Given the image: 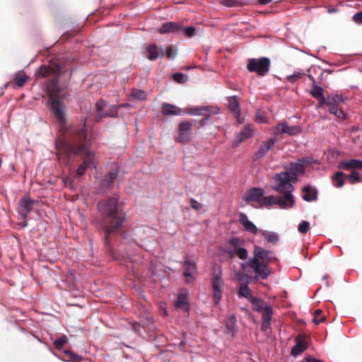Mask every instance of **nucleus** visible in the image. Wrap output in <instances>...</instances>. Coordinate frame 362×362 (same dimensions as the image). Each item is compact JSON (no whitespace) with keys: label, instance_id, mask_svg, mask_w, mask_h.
<instances>
[{"label":"nucleus","instance_id":"obj_42","mask_svg":"<svg viewBox=\"0 0 362 362\" xmlns=\"http://www.w3.org/2000/svg\"><path fill=\"white\" fill-rule=\"evenodd\" d=\"M261 330L265 333V334H269L272 333L271 321H262Z\"/></svg>","mask_w":362,"mask_h":362},{"label":"nucleus","instance_id":"obj_57","mask_svg":"<svg viewBox=\"0 0 362 362\" xmlns=\"http://www.w3.org/2000/svg\"><path fill=\"white\" fill-rule=\"evenodd\" d=\"M140 324L139 322H133L132 324V328L134 332L139 334L140 333Z\"/></svg>","mask_w":362,"mask_h":362},{"label":"nucleus","instance_id":"obj_59","mask_svg":"<svg viewBox=\"0 0 362 362\" xmlns=\"http://www.w3.org/2000/svg\"><path fill=\"white\" fill-rule=\"evenodd\" d=\"M233 115L236 117V119L239 124L244 122V118L241 117L240 111L238 113H234Z\"/></svg>","mask_w":362,"mask_h":362},{"label":"nucleus","instance_id":"obj_8","mask_svg":"<svg viewBox=\"0 0 362 362\" xmlns=\"http://www.w3.org/2000/svg\"><path fill=\"white\" fill-rule=\"evenodd\" d=\"M274 204L278 205L281 209L292 207L285 199L274 196L263 197L262 199H261V203L259 205L270 206Z\"/></svg>","mask_w":362,"mask_h":362},{"label":"nucleus","instance_id":"obj_63","mask_svg":"<svg viewBox=\"0 0 362 362\" xmlns=\"http://www.w3.org/2000/svg\"><path fill=\"white\" fill-rule=\"evenodd\" d=\"M258 1L260 4L265 5L272 1V0H258Z\"/></svg>","mask_w":362,"mask_h":362},{"label":"nucleus","instance_id":"obj_51","mask_svg":"<svg viewBox=\"0 0 362 362\" xmlns=\"http://www.w3.org/2000/svg\"><path fill=\"white\" fill-rule=\"evenodd\" d=\"M190 206L195 210H199L202 208V204L197 200L192 199L190 200Z\"/></svg>","mask_w":362,"mask_h":362},{"label":"nucleus","instance_id":"obj_55","mask_svg":"<svg viewBox=\"0 0 362 362\" xmlns=\"http://www.w3.org/2000/svg\"><path fill=\"white\" fill-rule=\"evenodd\" d=\"M256 120L258 122H264L265 119L260 110H257L256 112Z\"/></svg>","mask_w":362,"mask_h":362},{"label":"nucleus","instance_id":"obj_31","mask_svg":"<svg viewBox=\"0 0 362 362\" xmlns=\"http://www.w3.org/2000/svg\"><path fill=\"white\" fill-rule=\"evenodd\" d=\"M327 97H328V105L339 106V105L344 103V98L340 95L334 94L332 95H329Z\"/></svg>","mask_w":362,"mask_h":362},{"label":"nucleus","instance_id":"obj_29","mask_svg":"<svg viewBox=\"0 0 362 362\" xmlns=\"http://www.w3.org/2000/svg\"><path fill=\"white\" fill-rule=\"evenodd\" d=\"M211 284L214 291L220 293L221 292V287L223 284L221 277L218 275H215L212 278Z\"/></svg>","mask_w":362,"mask_h":362},{"label":"nucleus","instance_id":"obj_46","mask_svg":"<svg viewBox=\"0 0 362 362\" xmlns=\"http://www.w3.org/2000/svg\"><path fill=\"white\" fill-rule=\"evenodd\" d=\"M65 354H67L70 356V358L72 360V361H74L76 362H78L80 361H81L82 359V357L73 353L72 351H69V350H66L64 351Z\"/></svg>","mask_w":362,"mask_h":362},{"label":"nucleus","instance_id":"obj_25","mask_svg":"<svg viewBox=\"0 0 362 362\" xmlns=\"http://www.w3.org/2000/svg\"><path fill=\"white\" fill-rule=\"evenodd\" d=\"M305 163L304 160H301L297 163H290V170L292 173L293 175L297 174H303L305 172Z\"/></svg>","mask_w":362,"mask_h":362},{"label":"nucleus","instance_id":"obj_49","mask_svg":"<svg viewBox=\"0 0 362 362\" xmlns=\"http://www.w3.org/2000/svg\"><path fill=\"white\" fill-rule=\"evenodd\" d=\"M249 288L247 284H241L239 286L238 294H248Z\"/></svg>","mask_w":362,"mask_h":362},{"label":"nucleus","instance_id":"obj_38","mask_svg":"<svg viewBox=\"0 0 362 362\" xmlns=\"http://www.w3.org/2000/svg\"><path fill=\"white\" fill-rule=\"evenodd\" d=\"M117 175H118V172H117V169L113 172L108 173L105 175L103 182L107 183V185H111L112 183V182L117 178Z\"/></svg>","mask_w":362,"mask_h":362},{"label":"nucleus","instance_id":"obj_26","mask_svg":"<svg viewBox=\"0 0 362 362\" xmlns=\"http://www.w3.org/2000/svg\"><path fill=\"white\" fill-rule=\"evenodd\" d=\"M259 233H261L268 243L276 244L279 241V236L274 232L260 230Z\"/></svg>","mask_w":362,"mask_h":362},{"label":"nucleus","instance_id":"obj_16","mask_svg":"<svg viewBox=\"0 0 362 362\" xmlns=\"http://www.w3.org/2000/svg\"><path fill=\"white\" fill-rule=\"evenodd\" d=\"M240 297L246 298L249 302L252 305V309L256 312H261L264 310V307L270 305L264 302V300L255 297L254 296H240Z\"/></svg>","mask_w":362,"mask_h":362},{"label":"nucleus","instance_id":"obj_28","mask_svg":"<svg viewBox=\"0 0 362 362\" xmlns=\"http://www.w3.org/2000/svg\"><path fill=\"white\" fill-rule=\"evenodd\" d=\"M228 107L233 114L238 113L240 111V105L237 98L231 97L228 99Z\"/></svg>","mask_w":362,"mask_h":362},{"label":"nucleus","instance_id":"obj_12","mask_svg":"<svg viewBox=\"0 0 362 362\" xmlns=\"http://www.w3.org/2000/svg\"><path fill=\"white\" fill-rule=\"evenodd\" d=\"M276 141V139L273 138L269 139L267 141H264L256 152L255 158L260 159L264 157L268 151L274 147Z\"/></svg>","mask_w":362,"mask_h":362},{"label":"nucleus","instance_id":"obj_48","mask_svg":"<svg viewBox=\"0 0 362 362\" xmlns=\"http://www.w3.org/2000/svg\"><path fill=\"white\" fill-rule=\"evenodd\" d=\"M223 4L228 7H234L240 6V4L236 0H224Z\"/></svg>","mask_w":362,"mask_h":362},{"label":"nucleus","instance_id":"obj_6","mask_svg":"<svg viewBox=\"0 0 362 362\" xmlns=\"http://www.w3.org/2000/svg\"><path fill=\"white\" fill-rule=\"evenodd\" d=\"M193 124V122L189 120L180 122L177 125V136L175 137V141L182 144L189 142L192 138Z\"/></svg>","mask_w":362,"mask_h":362},{"label":"nucleus","instance_id":"obj_34","mask_svg":"<svg viewBox=\"0 0 362 362\" xmlns=\"http://www.w3.org/2000/svg\"><path fill=\"white\" fill-rule=\"evenodd\" d=\"M262 321H271L273 315V308L272 305L264 307V310L262 311Z\"/></svg>","mask_w":362,"mask_h":362},{"label":"nucleus","instance_id":"obj_23","mask_svg":"<svg viewBox=\"0 0 362 362\" xmlns=\"http://www.w3.org/2000/svg\"><path fill=\"white\" fill-rule=\"evenodd\" d=\"M303 192L304 194L302 197L306 202H312L317 199V190L310 186L303 187Z\"/></svg>","mask_w":362,"mask_h":362},{"label":"nucleus","instance_id":"obj_30","mask_svg":"<svg viewBox=\"0 0 362 362\" xmlns=\"http://www.w3.org/2000/svg\"><path fill=\"white\" fill-rule=\"evenodd\" d=\"M105 105H106V103L103 100H100L96 103L95 107H96L97 112H98V115L96 116L97 119H101L102 117H104L113 116L112 115L103 114L102 110H103V107L105 106Z\"/></svg>","mask_w":362,"mask_h":362},{"label":"nucleus","instance_id":"obj_13","mask_svg":"<svg viewBox=\"0 0 362 362\" xmlns=\"http://www.w3.org/2000/svg\"><path fill=\"white\" fill-rule=\"evenodd\" d=\"M34 203L35 201L28 197H25L21 199L19 206V212L24 218H26L29 213L32 211Z\"/></svg>","mask_w":362,"mask_h":362},{"label":"nucleus","instance_id":"obj_15","mask_svg":"<svg viewBox=\"0 0 362 362\" xmlns=\"http://www.w3.org/2000/svg\"><path fill=\"white\" fill-rule=\"evenodd\" d=\"M264 194V190L261 188L255 187L249 190L247 195L245 197V200L247 202L256 201L259 204L261 203V199H262Z\"/></svg>","mask_w":362,"mask_h":362},{"label":"nucleus","instance_id":"obj_37","mask_svg":"<svg viewBox=\"0 0 362 362\" xmlns=\"http://www.w3.org/2000/svg\"><path fill=\"white\" fill-rule=\"evenodd\" d=\"M28 80V76L24 73H18L16 75L15 83L18 86L22 87Z\"/></svg>","mask_w":362,"mask_h":362},{"label":"nucleus","instance_id":"obj_54","mask_svg":"<svg viewBox=\"0 0 362 362\" xmlns=\"http://www.w3.org/2000/svg\"><path fill=\"white\" fill-rule=\"evenodd\" d=\"M234 252H235V250H234L233 247H230H230H228L225 250V254H226V255L230 258H233L235 256Z\"/></svg>","mask_w":362,"mask_h":362},{"label":"nucleus","instance_id":"obj_10","mask_svg":"<svg viewBox=\"0 0 362 362\" xmlns=\"http://www.w3.org/2000/svg\"><path fill=\"white\" fill-rule=\"evenodd\" d=\"M184 269L183 275L185 277V281L187 283L194 281V275L197 272L195 263L189 259H185L184 262Z\"/></svg>","mask_w":362,"mask_h":362},{"label":"nucleus","instance_id":"obj_39","mask_svg":"<svg viewBox=\"0 0 362 362\" xmlns=\"http://www.w3.org/2000/svg\"><path fill=\"white\" fill-rule=\"evenodd\" d=\"M67 342V337L65 335H62L59 339L54 341V346L57 349H61L64 345Z\"/></svg>","mask_w":362,"mask_h":362},{"label":"nucleus","instance_id":"obj_53","mask_svg":"<svg viewBox=\"0 0 362 362\" xmlns=\"http://www.w3.org/2000/svg\"><path fill=\"white\" fill-rule=\"evenodd\" d=\"M338 119L341 120H344L346 118V115L344 112V111L339 108L337 113L334 115Z\"/></svg>","mask_w":362,"mask_h":362},{"label":"nucleus","instance_id":"obj_44","mask_svg":"<svg viewBox=\"0 0 362 362\" xmlns=\"http://www.w3.org/2000/svg\"><path fill=\"white\" fill-rule=\"evenodd\" d=\"M321 313H322V310L320 309H317L315 310L313 322L315 325H319L320 322H322L325 320L324 317H321L320 319L318 318L319 315H320Z\"/></svg>","mask_w":362,"mask_h":362},{"label":"nucleus","instance_id":"obj_2","mask_svg":"<svg viewBox=\"0 0 362 362\" xmlns=\"http://www.w3.org/2000/svg\"><path fill=\"white\" fill-rule=\"evenodd\" d=\"M98 209L102 215V225L105 233L104 242L109 246L110 236L116 233L125 220V213L118 198L109 197L98 204Z\"/></svg>","mask_w":362,"mask_h":362},{"label":"nucleus","instance_id":"obj_64","mask_svg":"<svg viewBox=\"0 0 362 362\" xmlns=\"http://www.w3.org/2000/svg\"><path fill=\"white\" fill-rule=\"evenodd\" d=\"M221 296H220V295L214 296V297H215L214 300H215L216 303H218V302L220 300Z\"/></svg>","mask_w":362,"mask_h":362},{"label":"nucleus","instance_id":"obj_24","mask_svg":"<svg viewBox=\"0 0 362 362\" xmlns=\"http://www.w3.org/2000/svg\"><path fill=\"white\" fill-rule=\"evenodd\" d=\"M174 305L176 308H180L185 312H189V310L187 296H177V299Z\"/></svg>","mask_w":362,"mask_h":362},{"label":"nucleus","instance_id":"obj_58","mask_svg":"<svg viewBox=\"0 0 362 362\" xmlns=\"http://www.w3.org/2000/svg\"><path fill=\"white\" fill-rule=\"evenodd\" d=\"M328 107H329V111L331 114L332 115H335L337 113V112L338 111V110L339 109V107L338 106H334V105H328Z\"/></svg>","mask_w":362,"mask_h":362},{"label":"nucleus","instance_id":"obj_50","mask_svg":"<svg viewBox=\"0 0 362 362\" xmlns=\"http://www.w3.org/2000/svg\"><path fill=\"white\" fill-rule=\"evenodd\" d=\"M353 20L355 23L358 24L362 23V11L357 12L353 16Z\"/></svg>","mask_w":362,"mask_h":362},{"label":"nucleus","instance_id":"obj_41","mask_svg":"<svg viewBox=\"0 0 362 362\" xmlns=\"http://www.w3.org/2000/svg\"><path fill=\"white\" fill-rule=\"evenodd\" d=\"M173 79L179 83H185L187 81V76L182 73H175L173 74Z\"/></svg>","mask_w":362,"mask_h":362},{"label":"nucleus","instance_id":"obj_21","mask_svg":"<svg viewBox=\"0 0 362 362\" xmlns=\"http://www.w3.org/2000/svg\"><path fill=\"white\" fill-rule=\"evenodd\" d=\"M225 326L227 332L233 337L238 331V327L236 325V316L235 314H232L227 317L226 320Z\"/></svg>","mask_w":362,"mask_h":362},{"label":"nucleus","instance_id":"obj_7","mask_svg":"<svg viewBox=\"0 0 362 362\" xmlns=\"http://www.w3.org/2000/svg\"><path fill=\"white\" fill-rule=\"evenodd\" d=\"M302 129L298 125L289 126L287 122L279 123L274 129V134L275 135L287 134L290 136H295L299 134Z\"/></svg>","mask_w":362,"mask_h":362},{"label":"nucleus","instance_id":"obj_43","mask_svg":"<svg viewBox=\"0 0 362 362\" xmlns=\"http://www.w3.org/2000/svg\"><path fill=\"white\" fill-rule=\"evenodd\" d=\"M310 228V223L306 221H302L298 227V230L300 233H306Z\"/></svg>","mask_w":362,"mask_h":362},{"label":"nucleus","instance_id":"obj_3","mask_svg":"<svg viewBox=\"0 0 362 362\" xmlns=\"http://www.w3.org/2000/svg\"><path fill=\"white\" fill-rule=\"evenodd\" d=\"M276 260V258L272 251L255 245L253 257L248 261L247 265L255 273L257 279H265L271 274L269 264Z\"/></svg>","mask_w":362,"mask_h":362},{"label":"nucleus","instance_id":"obj_11","mask_svg":"<svg viewBox=\"0 0 362 362\" xmlns=\"http://www.w3.org/2000/svg\"><path fill=\"white\" fill-rule=\"evenodd\" d=\"M238 221L244 227L245 230L252 234H257L259 233L257 227L250 221L247 215L244 213H240L238 214Z\"/></svg>","mask_w":362,"mask_h":362},{"label":"nucleus","instance_id":"obj_5","mask_svg":"<svg viewBox=\"0 0 362 362\" xmlns=\"http://www.w3.org/2000/svg\"><path fill=\"white\" fill-rule=\"evenodd\" d=\"M271 60L268 57L251 58L247 62V69L250 73H255L259 76H264L270 69Z\"/></svg>","mask_w":362,"mask_h":362},{"label":"nucleus","instance_id":"obj_62","mask_svg":"<svg viewBox=\"0 0 362 362\" xmlns=\"http://www.w3.org/2000/svg\"><path fill=\"white\" fill-rule=\"evenodd\" d=\"M308 77L311 81L312 86L314 85H316V81H315L314 77L311 74H308Z\"/></svg>","mask_w":362,"mask_h":362},{"label":"nucleus","instance_id":"obj_18","mask_svg":"<svg viewBox=\"0 0 362 362\" xmlns=\"http://www.w3.org/2000/svg\"><path fill=\"white\" fill-rule=\"evenodd\" d=\"M146 52L148 53L147 58L151 61H154L158 59L160 56H164V52L162 49L158 48L156 44H151L146 47Z\"/></svg>","mask_w":362,"mask_h":362},{"label":"nucleus","instance_id":"obj_40","mask_svg":"<svg viewBox=\"0 0 362 362\" xmlns=\"http://www.w3.org/2000/svg\"><path fill=\"white\" fill-rule=\"evenodd\" d=\"M177 54V49L172 45L168 46L166 49L164 55L168 59H174Z\"/></svg>","mask_w":362,"mask_h":362},{"label":"nucleus","instance_id":"obj_56","mask_svg":"<svg viewBox=\"0 0 362 362\" xmlns=\"http://www.w3.org/2000/svg\"><path fill=\"white\" fill-rule=\"evenodd\" d=\"M305 362H324L322 360L312 357L311 356H307L304 359Z\"/></svg>","mask_w":362,"mask_h":362},{"label":"nucleus","instance_id":"obj_20","mask_svg":"<svg viewBox=\"0 0 362 362\" xmlns=\"http://www.w3.org/2000/svg\"><path fill=\"white\" fill-rule=\"evenodd\" d=\"M307 349L306 342L302 339L301 336L296 338V343L292 347L291 354L294 357L298 356Z\"/></svg>","mask_w":362,"mask_h":362},{"label":"nucleus","instance_id":"obj_33","mask_svg":"<svg viewBox=\"0 0 362 362\" xmlns=\"http://www.w3.org/2000/svg\"><path fill=\"white\" fill-rule=\"evenodd\" d=\"M309 93L314 98H320L324 95V89L316 84L312 86Z\"/></svg>","mask_w":362,"mask_h":362},{"label":"nucleus","instance_id":"obj_22","mask_svg":"<svg viewBox=\"0 0 362 362\" xmlns=\"http://www.w3.org/2000/svg\"><path fill=\"white\" fill-rule=\"evenodd\" d=\"M184 112L178 107L169 103H163L162 105V113L165 116L168 115H180Z\"/></svg>","mask_w":362,"mask_h":362},{"label":"nucleus","instance_id":"obj_32","mask_svg":"<svg viewBox=\"0 0 362 362\" xmlns=\"http://www.w3.org/2000/svg\"><path fill=\"white\" fill-rule=\"evenodd\" d=\"M209 112L210 110L208 107H199L189 109L187 112L189 115H206V113Z\"/></svg>","mask_w":362,"mask_h":362},{"label":"nucleus","instance_id":"obj_14","mask_svg":"<svg viewBox=\"0 0 362 362\" xmlns=\"http://www.w3.org/2000/svg\"><path fill=\"white\" fill-rule=\"evenodd\" d=\"M339 168L348 170L351 169L362 170V160L357 159H350L342 160L339 163Z\"/></svg>","mask_w":362,"mask_h":362},{"label":"nucleus","instance_id":"obj_19","mask_svg":"<svg viewBox=\"0 0 362 362\" xmlns=\"http://www.w3.org/2000/svg\"><path fill=\"white\" fill-rule=\"evenodd\" d=\"M182 29V26L174 22H167L163 23L158 29L160 34L177 33Z\"/></svg>","mask_w":362,"mask_h":362},{"label":"nucleus","instance_id":"obj_1","mask_svg":"<svg viewBox=\"0 0 362 362\" xmlns=\"http://www.w3.org/2000/svg\"><path fill=\"white\" fill-rule=\"evenodd\" d=\"M62 73L59 65H43L40 66L35 76L38 78H50L47 89L49 95V103L54 117L61 125L62 135L55 144L56 150L59 159L63 160L66 165H71V159L81 155L83 163L78 168L76 173L81 176L85 174L87 168L93 163L94 155L89 150L87 142V133L85 122L71 126L66 129L63 127L66 122V117L61 102L60 88L58 86V78Z\"/></svg>","mask_w":362,"mask_h":362},{"label":"nucleus","instance_id":"obj_27","mask_svg":"<svg viewBox=\"0 0 362 362\" xmlns=\"http://www.w3.org/2000/svg\"><path fill=\"white\" fill-rule=\"evenodd\" d=\"M344 173L341 171L337 172L332 177L334 185L336 187H341L344 185Z\"/></svg>","mask_w":362,"mask_h":362},{"label":"nucleus","instance_id":"obj_61","mask_svg":"<svg viewBox=\"0 0 362 362\" xmlns=\"http://www.w3.org/2000/svg\"><path fill=\"white\" fill-rule=\"evenodd\" d=\"M204 116H205V117H204V118H203L202 119H201V120H200V122H200L201 126H204V125L205 124V122H206V119H208L209 118V115H207L206 113V115H204Z\"/></svg>","mask_w":362,"mask_h":362},{"label":"nucleus","instance_id":"obj_9","mask_svg":"<svg viewBox=\"0 0 362 362\" xmlns=\"http://www.w3.org/2000/svg\"><path fill=\"white\" fill-rule=\"evenodd\" d=\"M229 245L233 247L235 250V256H238L239 259L245 260L247 258V250L241 247L243 241L237 237L230 238L228 240Z\"/></svg>","mask_w":362,"mask_h":362},{"label":"nucleus","instance_id":"obj_47","mask_svg":"<svg viewBox=\"0 0 362 362\" xmlns=\"http://www.w3.org/2000/svg\"><path fill=\"white\" fill-rule=\"evenodd\" d=\"M316 99L318 100L317 105V107H323L325 105L328 106V97L325 98L323 95L322 97L317 98Z\"/></svg>","mask_w":362,"mask_h":362},{"label":"nucleus","instance_id":"obj_52","mask_svg":"<svg viewBox=\"0 0 362 362\" xmlns=\"http://www.w3.org/2000/svg\"><path fill=\"white\" fill-rule=\"evenodd\" d=\"M302 76L303 74L301 73L294 74L291 76H288V80L291 83H294L298 78H300Z\"/></svg>","mask_w":362,"mask_h":362},{"label":"nucleus","instance_id":"obj_4","mask_svg":"<svg viewBox=\"0 0 362 362\" xmlns=\"http://www.w3.org/2000/svg\"><path fill=\"white\" fill-rule=\"evenodd\" d=\"M274 185L272 189L279 194L284 195L285 199L290 206H293L295 203L292 192L294 190L293 185L291 183V176L288 172L276 173L273 177Z\"/></svg>","mask_w":362,"mask_h":362},{"label":"nucleus","instance_id":"obj_45","mask_svg":"<svg viewBox=\"0 0 362 362\" xmlns=\"http://www.w3.org/2000/svg\"><path fill=\"white\" fill-rule=\"evenodd\" d=\"M187 37H191L195 35L196 29L192 26L182 29Z\"/></svg>","mask_w":362,"mask_h":362},{"label":"nucleus","instance_id":"obj_35","mask_svg":"<svg viewBox=\"0 0 362 362\" xmlns=\"http://www.w3.org/2000/svg\"><path fill=\"white\" fill-rule=\"evenodd\" d=\"M346 178L352 185L362 182V175L357 171H353L350 175H346Z\"/></svg>","mask_w":362,"mask_h":362},{"label":"nucleus","instance_id":"obj_36","mask_svg":"<svg viewBox=\"0 0 362 362\" xmlns=\"http://www.w3.org/2000/svg\"><path fill=\"white\" fill-rule=\"evenodd\" d=\"M131 96L139 100H145L146 99V93L143 90L133 89Z\"/></svg>","mask_w":362,"mask_h":362},{"label":"nucleus","instance_id":"obj_17","mask_svg":"<svg viewBox=\"0 0 362 362\" xmlns=\"http://www.w3.org/2000/svg\"><path fill=\"white\" fill-rule=\"evenodd\" d=\"M253 129L250 124H247L245 128L238 133L235 141V146H238L243 141L252 136Z\"/></svg>","mask_w":362,"mask_h":362},{"label":"nucleus","instance_id":"obj_60","mask_svg":"<svg viewBox=\"0 0 362 362\" xmlns=\"http://www.w3.org/2000/svg\"><path fill=\"white\" fill-rule=\"evenodd\" d=\"M288 173L290 174V176H291V184H292V182L297 181V177H298V174L296 173L295 175H293L291 172H290Z\"/></svg>","mask_w":362,"mask_h":362}]
</instances>
